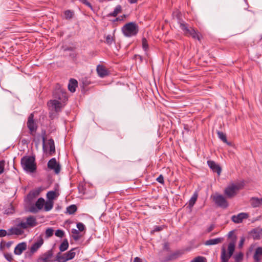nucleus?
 Masks as SVG:
<instances>
[{
	"label": "nucleus",
	"instance_id": "obj_1",
	"mask_svg": "<svg viewBox=\"0 0 262 262\" xmlns=\"http://www.w3.org/2000/svg\"><path fill=\"white\" fill-rule=\"evenodd\" d=\"M59 252H56L57 262H67L74 258L76 253H78L79 250L77 247H75L70 250L63 252L68 249L69 247H59Z\"/></svg>",
	"mask_w": 262,
	"mask_h": 262
},
{
	"label": "nucleus",
	"instance_id": "obj_2",
	"mask_svg": "<svg viewBox=\"0 0 262 262\" xmlns=\"http://www.w3.org/2000/svg\"><path fill=\"white\" fill-rule=\"evenodd\" d=\"M21 165L27 172H34L36 170L35 158L34 156H24L21 159Z\"/></svg>",
	"mask_w": 262,
	"mask_h": 262
},
{
	"label": "nucleus",
	"instance_id": "obj_3",
	"mask_svg": "<svg viewBox=\"0 0 262 262\" xmlns=\"http://www.w3.org/2000/svg\"><path fill=\"white\" fill-rule=\"evenodd\" d=\"M244 185L242 183H232L228 185L224 190V194L227 198H232L242 189Z\"/></svg>",
	"mask_w": 262,
	"mask_h": 262
},
{
	"label": "nucleus",
	"instance_id": "obj_4",
	"mask_svg": "<svg viewBox=\"0 0 262 262\" xmlns=\"http://www.w3.org/2000/svg\"><path fill=\"white\" fill-rule=\"evenodd\" d=\"M122 31L125 36L131 37L137 35L139 31V27L135 23L130 22L122 28Z\"/></svg>",
	"mask_w": 262,
	"mask_h": 262
},
{
	"label": "nucleus",
	"instance_id": "obj_5",
	"mask_svg": "<svg viewBox=\"0 0 262 262\" xmlns=\"http://www.w3.org/2000/svg\"><path fill=\"white\" fill-rule=\"evenodd\" d=\"M37 262H56V252L53 247L51 249L41 254L38 258Z\"/></svg>",
	"mask_w": 262,
	"mask_h": 262
},
{
	"label": "nucleus",
	"instance_id": "obj_6",
	"mask_svg": "<svg viewBox=\"0 0 262 262\" xmlns=\"http://www.w3.org/2000/svg\"><path fill=\"white\" fill-rule=\"evenodd\" d=\"M53 95L54 99L59 100L60 102L64 103L68 100L66 91L62 89L59 84L56 85Z\"/></svg>",
	"mask_w": 262,
	"mask_h": 262
},
{
	"label": "nucleus",
	"instance_id": "obj_7",
	"mask_svg": "<svg viewBox=\"0 0 262 262\" xmlns=\"http://www.w3.org/2000/svg\"><path fill=\"white\" fill-rule=\"evenodd\" d=\"M48 105L51 111L58 114L61 111V110L63 107L64 104V102H60L59 100L56 99H53L50 100L48 102Z\"/></svg>",
	"mask_w": 262,
	"mask_h": 262
},
{
	"label": "nucleus",
	"instance_id": "obj_8",
	"mask_svg": "<svg viewBox=\"0 0 262 262\" xmlns=\"http://www.w3.org/2000/svg\"><path fill=\"white\" fill-rule=\"evenodd\" d=\"M211 198L217 206L223 208H226L228 206L226 198L222 195L216 193L212 195Z\"/></svg>",
	"mask_w": 262,
	"mask_h": 262
},
{
	"label": "nucleus",
	"instance_id": "obj_9",
	"mask_svg": "<svg viewBox=\"0 0 262 262\" xmlns=\"http://www.w3.org/2000/svg\"><path fill=\"white\" fill-rule=\"evenodd\" d=\"M228 251H226L225 247H223L222 249L221 258V262H228L230 257L232 255L234 250L235 247H228Z\"/></svg>",
	"mask_w": 262,
	"mask_h": 262
},
{
	"label": "nucleus",
	"instance_id": "obj_10",
	"mask_svg": "<svg viewBox=\"0 0 262 262\" xmlns=\"http://www.w3.org/2000/svg\"><path fill=\"white\" fill-rule=\"evenodd\" d=\"M37 225L36 218L33 216H30L26 219V222H21L18 224V226L21 229H25L29 227H34Z\"/></svg>",
	"mask_w": 262,
	"mask_h": 262
},
{
	"label": "nucleus",
	"instance_id": "obj_11",
	"mask_svg": "<svg viewBox=\"0 0 262 262\" xmlns=\"http://www.w3.org/2000/svg\"><path fill=\"white\" fill-rule=\"evenodd\" d=\"M34 115L31 114L28 119L27 121V127H28L30 134L32 135H34V133L37 129V125L33 120Z\"/></svg>",
	"mask_w": 262,
	"mask_h": 262
},
{
	"label": "nucleus",
	"instance_id": "obj_12",
	"mask_svg": "<svg viewBox=\"0 0 262 262\" xmlns=\"http://www.w3.org/2000/svg\"><path fill=\"white\" fill-rule=\"evenodd\" d=\"M262 236V228L257 227L251 230L248 233V238L259 239Z\"/></svg>",
	"mask_w": 262,
	"mask_h": 262
},
{
	"label": "nucleus",
	"instance_id": "obj_13",
	"mask_svg": "<svg viewBox=\"0 0 262 262\" xmlns=\"http://www.w3.org/2000/svg\"><path fill=\"white\" fill-rule=\"evenodd\" d=\"M48 167L50 169L54 170L56 174L59 173L60 171V165L57 162L55 158H52L49 161Z\"/></svg>",
	"mask_w": 262,
	"mask_h": 262
},
{
	"label": "nucleus",
	"instance_id": "obj_14",
	"mask_svg": "<svg viewBox=\"0 0 262 262\" xmlns=\"http://www.w3.org/2000/svg\"><path fill=\"white\" fill-rule=\"evenodd\" d=\"M249 217V215L247 213L242 212L237 215H234L231 217V220L236 224H239L243 222L244 219H247Z\"/></svg>",
	"mask_w": 262,
	"mask_h": 262
},
{
	"label": "nucleus",
	"instance_id": "obj_15",
	"mask_svg": "<svg viewBox=\"0 0 262 262\" xmlns=\"http://www.w3.org/2000/svg\"><path fill=\"white\" fill-rule=\"evenodd\" d=\"M179 24L180 28L183 31L184 34L187 36L190 31V29H191L192 27H190L186 23L182 20H180Z\"/></svg>",
	"mask_w": 262,
	"mask_h": 262
},
{
	"label": "nucleus",
	"instance_id": "obj_16",
	"mask_svg": "<svg viewBox=\"0 0 262 262\" xmlns=\"http://www.w3.org/2000/svg\"><path fill=\"white\" fill-rule=\"evenodd\" d=\"M237 239L236 235L234 231H231L228 234V246H235Z\"/></svg>",
	"mask_w": 262,
	"mask_h": 262
},
{
	"label": "nucleus",
	"instance_id": "obj_17",
	"mask_svg": "<svg viewBox=\"0 0 262 262\" xmlns=\"http://www.w3.org/2000/svg\"><path fill=\"white\" fill-rule=\"evenodd\" d=\"M262 259V248L258 247L253 255L254 262H261Z\"/></svg>",
	"mask_w": 262,
	"mask_h": 262
},
{
	"label": "nucleus",
	"instance_id": "obj_18",
	"mask_svg": "<svg viewBox=\"0 0 262 262\" xmlns=\"http://www.w3.org/2000/svg\"><path fill=\"white\" fill-rule=\"evenodd\" d=\"M208 166L214 171L216 172L219 175L221 172V168L213 161H208Z\"/></svg>",
	"mask_w": 262,
	"mask_h": 262
},
{
	"label": "nucleus",
	"instance_id": "obj_19",
	"mask_svg": "<svg viewBox=\"0 0 262 262\" xmlns=\"http://www.w3.org/2000/svg\"><path fill=\"white\" fill-rule=\"evenodd\" d=\"M190 31L187 34V36H191L194 39H197L199 41L201 40V34L197 31H196L193 28L190 29Z\"/></svg>",
	"mask_w": 262,
	"mask_h": 262
},
{
	"label": "nucleus",
	"instance_id": "obj_20",
	"mask_svg": "<svg viewBox=\"0 0 262 262\" xmlns=\"http://www.w3.org/2000/svg\"><path fill=\"white\" fill-rule=\"evenodd\" d=\"M185 253L184 250H178L169 254L168 259L170 260L175 259L180 257Z\"/></svg>",
	"mask_w": 262,
	"mask_h": 262
},
{
	"label": "nucleus",
	"instance_id": "obj_21",
	"mask_svg": "<svg viewBox=\"0 0 262 262\" xmlns=\"http://www.w3.org/2000/svg\"><path fill=\"white\" fill-rule=\"evenodd\" d=\"M250 202L253 207H258L262 205V198L258 199L257 198L253 197L250 199Z\"/></svg>",
	"mask_w": 262,
	"mask_h": 262
},
{
	"label": "nucleus",
	"instance_id": "obj_22",
	"mask_svg": "<svg viewBox=\"0 0 262 262\" xmlns=\"http://www.w3.org/2000/svg\"><path fill=\"white\" fill-rule=\"evenodd\" d=\"M9 231V233L8 234V235L12 234L19 235L23 234L24 233V231L21 229V228L18 226L17 227L11 228Z\"/></svg>",
	"mask_w": 262,
	"mask_h": 262
},
{
	"label": "nucleus",
	"instance_id": "obj_23",
	"mask_svg": "<svg viewBox=\"0 0 262 262\" xmlns=\"http://www.w3.org/2000/svg\"><path fill=\"white\" fill-rule=\"evenodd\" d=\"M77 80L71 79L68 84L69 90L71 92H74L76 90V88L77 86Z\"/></svg>",
	"mask_w": 262,
	"mask_h": 262
},
{
	"label": "nucleus",
	"instance_id": "obj_24",
	"mask_svg": "<svg viewBox=\"0 0 262 262\" xmlns=\"http://www.w3.org/2000/svg\"><path fill=\"white\" fill-rule=\"evenodd\" d=\"M97 71L98 75L101 77L106 76L108 74L107 71L105 68L103 66L100 65L97 66Z\"/></svg>",
	"mask_w": 262,
	"mask_h": 262
},
{
	"label": "nucleus",
	"instance_id": "obj_25",
	"mask_svg": "<svg viewBox=\"0 0 262 262\" xmlns=\"http://www.w3.org/2000/svg\"><path fill=\"white\" fill-rule=\"evenodd\" d=\"M122 12V7L121 5H117L114 9V10L108 14V16L116 17L118 14Z\"/></svg>",
	"mask_w": 262,
	"mask_h": 262
},
{
	"label": "nucleus",
	"instance_id": "obj_26",
	"mask_svg": "<svg viewBox=\"0 0 262 262\" xmlns=\"http://www.w3.org/2000/svg\"><path fill=\"white\" fill-rule=\"evenodd\" d=\"M222 241V239L220 238H216L214 239H210L206 241L204 244L206 246H210L212 245H216L219 244Z\"/></svg>",
	"mask_w": 262,
	"mask_h": 262
},
{
	"label": "nucleus",
	"instance_id": "obj_27",
	"mask_svg": "<svg viewBox=\"0 0 262 262\" xmlns=\"http://www.w3.org/2000/svg\"><path fill=\"white\" fill-rule=\"evenodd\" d=\"M59 195L58 193L55 191H50L47 193V198L48 200H51L53 201L55 198H57Z\"/></svg>",
	"mask_w": 262,
	"mask_h": 262
},
{
	"label": "nucleus",
	"instance_id": "obj_28",
	"mask_svg": "<svg viewBox=\"0 0 262 262\" xmlns=\"http://www.w3.org/2000/svg\"><path fill=\"white\" fill-rule=\"evenodd\" d=\"M53 205L54 202L53 201L48 200L46 202H45L44 210L46 211H49L53 208Z\"/></svg>",
	"mask_w": 262,
	"mask_h": 262
},
{
	"label": "nucleus",
	"instance_id": "obj_29",
	"mask_svg": "<svg viewBox=\"0 0 262 262\" xmlns=\"http://www.w3.org/2000/svg\"><path fill=\"white\" fill-rule=\"evenodd\" d=\"M45 200L42 198H39L35 203V206L38 210H41L43 208L45 204Z\"/></svg>",
	"mask_w": 262,
	"mask_h": 262
},
{
	"label": "nucleus",
	"instance_id": "obj_30",
	"mask_svg": "<svg viewBox=\"0 0 262 262\" xmlns=\"http://www.w3.org/2000/svg\"><path fill=\"white\" fill-rule=\"evenodd\" d=\"M39 247H31L30 251H27L26 252V257L30 258L32 254L36 252Z\"/></svg>",
	"mask_w": 262,
	"mask_h": 262
},
{
	"label": "nucleus",
	"instance_id": "obj_31",
	"mask_svg": "<svg viewBox=\"0 0 262 262\" xmlns=\"http://www.w3.org/2000/svg\"><path fill=\"white\" fill-rule=\"evenodd\" d=\"M77 207L75 205H71L67 208L66 213L69 214H73L77 211Z\"/></svg>",
	"mask_w": 262,
	"mask_h": 262
},
{
	"label": "nucleus",
	"instance_id": "obj_32",
	"mask_svg": "<svg viewBox=\"0 0 262 262\" xmlns=\"http://www.w3.org/2000/svg\"><path fill=\"white\" fill-rule=\"evenodd\" d=\"M74 15L73 11L70 10H67L64 12V18L66 19H72Z\"/></svg>",
	"mask_w": 262,
	"mask_h": 262
},
{
	"label": "nucleus",
	"instance_id": "obj_33",
	"mask_svg": "<svg viewBox=\"0 0 262 262\" xmlns=\"http://www.w3.org/2000/svg\"><path fill=\"white\" fill-rule=\"evenodd\" d=\"M71 234H72V237L75 241H77L80 237V233H79L78 230H77L75 229H72Z\"/></svg>",
	"mask_w": 262,
	"mask_h": 262
},
{
	"label": "nucleus",
	"instance_id": "obj_34",
	"mask_svg": "<svg viewBox=\"0 0 262 262\" xmlns=\"http://www.w3.org/2000/svg\"><path fill=\"white\" fill-rule=\"evenodd\" d=\"M48 144L50 147V154L52 155V153H54L55 151L54 141L52 139H49Z\"/></svg>",
	"mask_w": 262,
	"mask_h": 262
},
{
	"label": "nucleus",
	"instance_id": "obj_35",
	"mask_svg": "<svg viewBox=\"0 0 262 262\" xmlns=\"http://www.w3.org/2000/svg\"><path fill=\"white\" fill-rule=\"evenodd\" d=\"M27 249V247H15L14 252L16 255H20L22 252Z\"/></svg>",
	"mask_w": 262,
	"mask_h": 262
},
{
	"label": "nucleus",
	"instance_id": "obj_36",
	"mask_svg": "<svg viewBox=\"0 0 262 262\" xmlns=\"http://www.w3.org/2000/svg\"><path fill=\"white\" fill-rule=\"evenodd\" d=\"M197 198H198V194L196 193H194L189 201V205L191 207L193 206L194 205V204H195V203L197 200Z\"/></svg>",
	"mask_w": 262,
	"mask_h": 262
},
{
	"label": "nucleus",
	"instance_id": "obj_37",
	"mask_svg": "<svg viewBox=\"0 0 262 262\" xmlns=\"http://www.w3.org/2000/svg\"><path fill=\"white\" fill-rule=\"evenodd\" d=\"M217 135L219 138L221 140H222L224 143L229 144V143H228L226 135L223 132H218Z\"/></svg>",
	"mask_w": 262,
	"mask_h": 262
},
{
	"label": "nucleus",
	"instance_id": "obj_38",
	"mask_svg": "<svg viewBox=\"0 0 262 262\" xmlns=\"http://www.w3.org/2000/svg\"><path fill=\"white\" fill-rule=\"evenodd\" d=\"M115 39L111 35H107L105 37V42L108 45H112Z\"/></svg>",
	"mask_w": 262,
	"mask_h": 262
},
{
	"label": "nucleus",
	"instance_id": "obj_39",
	"mask_svg": "<svg viewBox=\"0 0 262 262\" xmlns=\"http://www.w3.org/2000/svg\"><path fill=\"white\" fill-rule=\"evenodd\" d=\"M190 262H206V259L203 256H197Z\"/></svg>",
	"mask_w": 262,
	"mask_h": 262
},
{
	"label": "nucleus",
	"instance_id": "obj_40",
	"mask_svg": "<svg viewBox=\"0 0 262 262\" xmlns=\"http://www.w3.org/2000/svg\"><path fill=\"white\" fill-rule=\"evenodd\" d=\"M142 48L145 51H146L148 48L147 40L146 38H143L142 39Z\"/></svg>",
	"mask_w": 262,
	"mask_h": 262
},
{
	"label": "nucleus",
	"instance_id": "obj_41",
	"mask_svg": "<svg viewBox=\"0 0 262 262\" xmlns=\"http://www.w3.org/2000/svg\"><path fill=\"white\" fill-rule=\"evenodd\" d=\"M243 254L241 252L238 253L234 256V259L235 262H239L241 260L243 259Z\"/></svg>",
	"mask_w": 262,
	"mask_h": 262
},
{
	"label": "nucleus",
	"instance_id": "obj_42",
	"mask_svg": "<svg viewBox=\"0 0 262 262\" xmlns=\"http://www.w3.org/2000/svg\"><path fill=\"white\" fill-rule=\"evenodd\" d=\"M55 235L57 237L61 238L64 236V232L62 230L58 229L55 231Z\"/></svg>",
	"mask_w": 262,
	"mask_h": 262
},
{
	"label": "nucleus",
	"instance_id": "obj_43",
	"mask_svg": "<svg viewBox=\"0 0 262 262\" xmlns=\"http://www.w3.org/2000/svg\"><path fill=\"white\" fill-rule=\"evenodd\" d=\"M4 257L8 261L10 262H11L13 260V255L11 253H5Z\"/></svg>",
	"mask_w": 262,
	"mask_h": 262
},
{
	"label": "nucleus",
	"instance_id": "obj_44",
	"mask_svg": "<svg viewBox=\"0 0 262 262\" xmlns=\"http://www.w3.org/2000/svg\"><path fill=\"white\" fill-rule=\"evenodd\" d=\"M54 234V230L52 228H48L46 231V236L47 237H51Z\"/></svg>",
	"mask_w": 262,
	"mask_h": 262
},
{
	"label": "nucleus",
	"instance_id": "obj_45",
	"mask_svg": "<svg viewBox=\"0 0 262 262\" xmlns=\"http://www.w3.org/2000/svg\"><path fill=\"white\" fill-rule=\"evenodd\" d=\"M77 227L80 231H83L85 229V226L82 223H78L77 224Z\"/></svg>",
	"mask_w": 262,
	"mask_h": 262
},
{
	"label": "nucleus",
	"instance_id": "obj_46",
	"mask_svg": "<svg viewBox=\"0 0 262 262\" xmlns=\"http://www.w3.org/2000/svg\"><path fill=\"white\" fill-rule=\"evenodd\" d=\"M79 1L81 2L82 4L89 7L91 10L93 9V6L91 4V3H89L87 0H79Z\"/></svg>",
	"mask_w": 262,
	"mask_h": 262
},
{
	"label": "nucleus",
	"instance_id": "obj_47",
	"mask_svg": "<svg viewBox=\"0 0 262 262\" xmlns=\"http://www.w3.org/2000/svg\"><path fill=\"white\" fill-rule=\"evenodd\" d=\"M163 226H156L154 227V229L151 231V233H154L155 232H159L163 229Z\"/></svg>",
	"mask_w": 262,
	"mask_h": 262
},
{
	"label": "nucleus",
	"instance_id": "obj_48",
	"mask_svg": "<svg viewBox=\"0 0 262 262\" xmlns=\"http://www.w3.org/2000/svg\"><path fill=\"white\" fill-rule=\"evenodd\" d=\"M157 181L161 183V184H163L164 181V178L163 177V176L162 174H160L157 178Z\"/></svg>",
	"mask_w": 262,
	"mask_h": 262
},
{
	"label": "nucleus",
	"instance_id": "obj_49",
	"mask_svg": "<svg viewBox=\"0 0 262 262\" xmlns=\"http://www.w3.org/2000/svg\"><path fill=\"white\" fill-rule=\"evenodd\" d=\"M4 170V162L0 161V174L2 173Z\"/></svg>",
	"mask_w": 262,
	"mask_h": 262
},
{
	"label": "nucleus",
	"instance_id": "obj_50",
	"mask_svg": "<svg viewBox=\"0 0 262 262\" xmlns=\"http://www.w3.org/2000/svg\"><path fill=\"white\" fill-rule=\"evenodd\" d=\"M246 240L245 237L242 236L240 237V241L238 246H243L244 242Z\"/></svg>",
	"mask_w": 262,
	"mask_h": 262
},
{
	"label": "nucleus",
	"instance_id": "obj_51",
	"mask_svg": "<svg viewBox=\"0 0 262 262\" xmlns=\"http://www.w3.org/2000/svg\"><path fill=\"white\" fill-rule=\"evenodd\" d=\"M45 135H46V132H45V131H44V132H43V133L42 134V146H43V149H45V140H46Z\"/></svg>",
	"mask_w": 262,
	"mask_h": 262
},
{
	"label": "nucleus",
	"instance_id": "obj_52",
	"mask_svg": "<svg viewBox=\"0 0 262 262\" xmlns=\"http://www.w3.org/2000/svg\"><path fill=\"white\" fill-rule=\"evenodd\" d=\"M7 235V231L4 229H0V237L5 236Z\"/></svg>",
	"mask_w": 262,
	"mask_h": 262
},
{
	"label": "nucleus",
	"instance_id": "obj_53",
	"mask_svg": "<svg viewBox=\"0 0 262 262\" xmlns=\"http://www.w3.org/2000/svg\"><path fill=\"white\" fill-rule=\"evenodd\" d=\"M43 244V240L41 239L39 241L35 243L32 246H41Z\"/></svg>",
	"mask_w": 262,
	"mask_h": 262
},
{
	"label": "nucleus",
	"instance_id": "obj_54",
	"mask_svg": "<svg viewBox=\"0 0 262 262\" xmlns=\"http://www.w3.org/2000/svg\"><path fill=\"white\" fill-rule=\"evenodd\" d=\"M60 246H69V243L67 239H64L63 241L61 243Z\"/></svg>",
	"mask_w": 262,
	"mask_h": 262
},
{
	"label": "nucleus",
	"instance_id": "obj_55",
	"mask_svg": "<svg viewBox=\"0 0 262 262\" xmlns=\"http://www.w3.org/2000/svg\"><path fill=\"white\" fill-rule=\"evenodd\" d=\"M56 117V115L54 114V113H50V117L51 119H53Z\"/></svg>",
	"mask_w": 262,
	"mask_h": 262
},
{
	"label": "nucleus",
	"instance_id": "obj_56",
	"mask_svg": "<svg viewBox=\"0 0 262 262\" xmlns=\"http://www.w3.org/2000/svg\"><path fill=\"white\" fill-rule=\"evenodd\" d=\"M133 262H143V261L141 259H140V258H139L138 257H136L134 258Z\"/></svg>",
	"mask_w": 262,
	"mask_h": 262
},
{
	"label": "nucleus",
	"instance_id": "obj_57",
	"mask_svg": "<svg viewBox=\"0 0 262 262\" xmlns=\"http://www.w3.org/2000/svg\"><path fill=\"white\" fill-rule=\"evenodd\" d=\"M213 228H214V225H211V226L208 228V232H210V231H211L213 230Z\"/></svg>",
	"mask_w": 262,
	"mask_h": 262
},
{
	"label": "nucleus",
	"instance_id": "obj_58",
	"mask_svg": "<svg viewBox=\"0 0 262 262\" xmlns=\"http://www.w3.org/2000/svg\"><path fill=\"white\" fill-rule=\"evenodd\" d=\"M138 0H128L130 4H135L137 2Z\"/></svg>",
	"mask_w": 262,
	"mask_h": 262
},
{
	"label": "nucleus",
	"instance_id": "obj_59",
	"mask_svg": "<svg viewBox=\"0 0 262 262\" xmlns=\"http://www.w3.org/2000/svg\"><path fill=\"white\" fill-rule=\"evenodd\" d=\"M16 246H26V244L25 242H21L17 244Z\"/></svg>",
	"mask_w": 262,
	"mask_h": 262
},
{
	"label": "nucleus",
	"instance_id": "obj_60",
	"mask_svg": "<svg viewBox=\"0 0 262 262\" xmlns=\"http://www.w3.org/2000/svg\"><path fill=\"white\" fill-rule=\"evenodd\" d=\"M13 244V242L10 241V242H9L7 243L6 246H11Z\"/></svg>",
	"mask_w": 262,
	"mask_h": 262
},
{
	"label": "nucleus",
	"instance_id": "obj_61",
	"mask_svg": "<svg viewBox=\"0 0 262 262\" xmlns=\"http://www.w3.org/2000/svg\"><path fill=\"white\" fill-rule=\"evenodd\" d=\"M119 20H121L119 17L118 18H116L115 21H118Z\"/></svg>",
	"mask_w": 262,
	"mask_h": 262
},
{
	"label": "nucleus",
	"instance_id": "obj_62",
	"mask_svg": "<svg viewBox=\"0 0 262 262\" xmlns=\"http://www.w3.org/2000/svg\"><path fill=\"white\" fill-rule=\"evenodd\" d=\"M0 246H3V243H2V242H1V243H0Z\"/></svg>",
	"mask_w": 262,
	"mask_h": 262
},
{
	"label": "nucleus",
	"instance_id": "obj_63",
	"mask_svg": "<svg viewBox=\"0 0 262 262\" xmlns=\"http://www.w3.org/2000/svg\"><path fill=\"white\" fill-rule=\"evenodd\" d=\"M0 247L1 248V249L3 250V248H4V247L1 246Z\"/></svg>",
	"mask_w": 262,
	"mask_h": 262
}]
</instances>
